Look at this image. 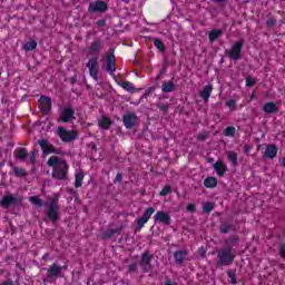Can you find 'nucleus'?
Returning a JSON list of instances; mask_svg holds the SVG:
<instances>
[{"instance_id": "obj_1", "label": "nucleus", "mask_w": 285, "mask_h": 285, "mask_svg": "<svg viewBox=\"0 0 285 285\" xmlns=\"http://www.w3.org/2000/svg\"><path fill=\"white\" fill-rule=\"evenodd\" d=\"M47 165L50 168H53L51 177L53 179L63 180L68 177V163L63 158H59V156H51Z\"/></svg>"}, {"instance_id": "obj_2", "label": "nucleus", "mask_w": 285, "mask_h": 285, "mask_svg": "<svg viewBox=\"0 0 285 285\" xmlns=\"http://www.w3.org/2000/svg\"><path fill=\"white\" fill-rule=\"evenodd\" d=\"M235 262V253H233V248L225 247L217 250V268H222V266H230Z\"/></svg>"}, {"instance_id": "obj_3", "label": "nucleus", "mask_w": 285, "mask_h": 285, "mask_svg": "<svg viewBox=\"0 0 285 285\" xmlns=\"http://www.w3.org/2000/svg\"><path fill=\"white\" fill-rule=\"evenodd\" d=\"M47 217L53 224H57V222H59V195H55L50 199V204H49V207L47 209Z\"/></svg>"}, {"instance_id": "obj_4", "label": "nucleus", "mask_w": 285, "mask_h": 285, "mask_svg": "<svg viewBox=\"0 0 285 285\" xmlns=\"http://www.w3.org/2000/svg\"><path fill=\"white\" fill-rule=\"evenodd\" d=\"M23 204V197L21 196H13V195H4L0 200V206L2 208H10V206L17 207Z\"/></svg>"}, {"instance_id": "obj_5", "label": "nucleus", "mask_w": 285, "mask_h": 285, "mask_svg": "<svg viewBox=\"0 0 285 285\" xmlns=\"http://www.w3.org/2000/svg\"><path fill=\"white\" fill-rule=\"evenodd\" d=\"M242 48H244V39L235 42L232 46V49L229 51H226V53L228 55L229 59H233L234 61H239V59H242Z\"/></svg>"}, {"instance_id": "obj_6", "label": "nucleus", "mask_w": 285, "mask_h": 285, "mask_svg": "<svg viewBox=\"0 0 285 285\" xmlns=\"http://www.w3.org/2000/svg\"><path fill=\"white\" fill-rule=\"evenodd\" d=\"M38 145L40 146L42 155L45 156L51 155V153H53V155H61V149L53 147V145L46 139L38 140Z\"/></svg>"}, {"instance_id": "obj_7", "label": "nucleus", "mask_w": 285, "mask_h": 285, "mask_svg": "<svg viewBox=\"0 0 285 285\" xmlns=\"http://www.w3.org/2000/svg\"><path fill=\"white\" fill-rule=\"evenodd\" d=\"M58 136L65 144H70V141H75V139H77L78 134L75 130L68 131L66 128L59 127Z\"/></svg>"}, {"instance_id": "obj_8", "label": "nucleus", "mask_w": 285, "mask_h": 285, "mask_svg": "<svg viewBox=\"0 0 285 285\" xmlns=\"http://www.w3.org/2000/svg\"><path fill=\"white\" fill-rule=\"evenodd\" d=\"M137 121H139V117H137V114L132 111H128L126 115L122 116V122L127 130H131V128H135V126H137Z\"/></svg>"}, {"instance_id": "obj_9", "label": "nucleus", "mask_w": 285, "mask_h": 285, "mask_svg": "<svg viewBox=\"0 0 285 285\" xmlns=\"http://www.w3.org/2000/svg\"><path fill=\"white\" fill-rule=\"evenodd\" d=\"M98 60H99V58L94 57L87 63V68H89V75L96 81H97V79H99V68L97 67L99 65Z\"/></svg>"}, {"instance_id": "obj_10", "label": "nucleus", "mask_w": 285, "mask_h": 285, "mask_svg": "<svg viewBox=\"0 0 285 285\" xmlns=\"http://www.w3.org/2000/svg\"><path fill=\"white\" fill-rule=\"evenodd\" d=\"M39 106L41 112L45 115H50V111L52 110V100L48 96H41L39 99Z\"/></svg>"}, {"instance_id": "obj_11", "label": "nucleus", "mask_w": 285, "mask_h": 285, "mask_svg": "<svg viewBox=\"0 0 285 285\" xmlns=\"http://www.w3.org/2000/svg\"><path fill=\"white\" fill-rule=\"evenodd\" d=\"M108 3L106 1H95L89 3L88 12H106Z\"/></svg>"}, {"instance_id": "obj_12", "label": "nucleus", "mask_w": 285, "mask_h": 285, "mask_svg": "<svg viewBox=\"0 0 285 285\" xmlns=\"http://www.w3.org/2000/svg\"><path fill=\"white\" fill-rule=\"evenodd\" d=\"M106 70H107V72H109V75H112V72H115V70H117V59L115 58V49H110V53L107 57Z\"/></svg>"}, {"instance_id": "obj_13", "label": "nucleus", "mask_w": 285, "mask_h": 285, "mask_svg": "<svg viewBox=\"0 0 285 285\" xmlns=\"http://www.w3.org/2000/svg\"><path fill=\"white\" fill-rule=\"evenodd\" d=\"M72 119H75V109L66 107L61 114L60 121H62V124H68L69 121H72Z\"/></svg>"}, {"instance_id": "obj_14", "label": "nucleus", "mask_w": 285, "mask_h": 285, "mask_svg": "<svg viewBox=\"0 0 285 285\" xmlns=\"http://www.w3.org/2000/svg\"><path fill=\"white\" fill-rule=\"evenodd\" d=\"M61 271H63V267L57 265V263H53L47 271V277L49 279H52V277H59L61 275Z\"/></svg>"}, {"instance_id": "obj_15", "label": "nucleus", "mask_w": 285, "mask_h": 285, "mask_svg": "<svg viewBox=\"0 0 285 285\" xmlns=\"http://www.w3.org/2000/svg\"><path fill=\"white\" fill-rule=\"evenodd\" d=\"M155 222H160V224H164L165 226H170V215L166 212H157Z\"/></svg>"}, {"instance_id": "obj_16", "label": "nucleus", "mask_w": 285, "mask_h": 285, "mask_svg": "<svg viewBox=\"0 0 285 285\" xmlns=\"http://www.w3.org/2000/svg\"><path fill=\"white\" fill-rule=\"evenodd\" d=\"M263 157L267 159H275V157H277V146L273 144L267 145Z\"/></svg>"}, {"instance_id": "obj_17", "label": "nucleus", "mask_w": 285, "mask_h": 285, "mask_svg": "<svg viewBox=\"0 0 285 285\" xmlns=\"http://www.w3.org/2000/svg\"><path fill=\"white\" fill-rule=\"evenodd\" d=\"M214 170L217 173L218 177H224L228 170V167L224 164V161L218 160L214 164Z\"/></svg>"}, {"instance_id": "obj_18", "label": "nucleus", "mask_w": 285, "mask_h": 285, "mask_svg": "<svg viewBox=\"0 0 285 285\" xmlns=\"http://www.w3.org/2000/svg\"><path fill=\"white\" fill-rule=\"evenodd\" d=\"M226 248H232L233 246H239V236L230 235L227 239L224 240Z\"/></svg>"}, {"instance_id": "obj_19", "label": "nucleus", "mask_w": 285, "mask_h": 285, "mask_svg": "<svg viewBox=\"0 0 285 285\" xmlns=\"http://www.w3.org/2000/svg\"><path fill=\"white\" fill-rule=\"evenodd\" d=\"M98 126L104 130H110V126H112V120L106 116H101V118L98 120Z\"/></svg>"}, {"instance_id": "obj_20", "label": "nucleus", "mask_w": 285, "mask_h": 285, "mask_svg": "<svg viewBox=\"0 0 285 285\" xmlns=\"http://www.w3.org/2000/svg\"><path fill=\"white\" fill-rule=\"evenodd\" d=\"M235 230H237V227L233 224H228V223H222L220 224L219 233L222 235H226V234L235 232Z\"/></svg>"}, {"instance_id": "obj_21", "label": "nucleus", "mask_w": 285, "mask_h": 285, "mask_svg": "<svg viewBox=\"0 0 285 285\" xmlns=\"http://www.w3.org/2000/svg\"><path fill=\"white\" fill-rule=\"evenodd\" d=\"M121 230H124V225L117 229H107L105 233H102V239H111L112 235H121Z\"/></svg>"}, {"instance_id": "obj_22", "label": "nucleus", "mask_w": 285, "mask_h": 285, "mask_svg": "<svg viewBox=\"0 0 285 285\" xmlns=\"http://www.w3.org/2000/svg\"><path fill=\"white\" fill-rule=\"evenodd\" d=\"M213 92V85H206L203 90L199 92V97L204 99V101H208L210 99V94Z\"/></svg>"}, {"instance_id": "obj_23", "label": "nucleus", "mask_w": 285, "mask_h": 285, "mask_svg": "<svg viewBox=\"0 0 285 285\" xmlns=\"http://www.w3.org/2000/svg\"><path fill=\"white\" fill-rule=\"evenodd\" d=\"M150 262H153V255H150V252H145L141 255L140 266L146 268V266H150Z\"/></svg>"}, {"instance_id": "obj_24", "label": "nucleus", "mask_w": 285, "mask_h": 285, "mask_svg": "<svg viewBox=\"0 0 285 285\" xmlns=\"http://www.w3.org/2000/svg\"><path fill=\"white\" fill-rule=\"evenodd\" d=\"M263 111L267 112V115H273V114L277 112V105H275V102H273V101L266 102L263 106Z\"/></svg>"}, {"instance_id": "obj_25", "label": "nucleus", "mask_w": 285, "mask_h": 285, "mask_svg": "<svg viewBox=\"0 0 285 285\" xmlns=\"http://www.w3.org/2000/svg\"><path fill=\"white\" fill-rule=\"evenodd\" d=\"M224 35V30L222 29H214L209 32V42L214 43V41H217L219 37Z\"/></svg>"}, {"instance_id": "obj_26", "label": "nucleus", "mask_w": 285, "mask_h": 285, "mask_svg": "<svg viewBox=\"0 0 285 285\" xmlns=\"http://www.w3.org/2000/svg\"><path fill=\"white\" fill-rule=\"evenodd\" d=\"M186 255H188V253H186V250L175 252L174 259H176V264H183L184 259H186Z\"/></svg>"}, {"instance_id": "obj_27", "label": "nucleus", "mask_w": 285, "mask_h": 285, "mask_svg": "<svg viewBox=\"0 0 285 285\" xmlns=\"http://www.w3.org/2000/svg\"><path fill=\"white\" fill-rule=\"evenodd\" d=\"M163 92H175V82L171 80L169 81H164L163 87H161Z\"/></svg>"}, {"instance_id": "obj_28", "label": "nucleus", "mask_w": 285, "mask_h": 285, "mask_svg": "<svg viewBox=\"0 0 285 285\" xmlns=\"http://www.w3.org/2000/svg\"><path fill=\"white\" fill-rule=\"evenodd\" d=\"M205 188H217V179L215 177H207L204 180Z\"/></svg>"}, {"instance_id": "obj_29", "label": "nucleus", "mask_w": 285, "mask_h": 285, "mask_svg": "<svg viewBox=\"0 0 285 285\" xmlns=\"http://www.w3.org/2000/svg\"><path fill=\"white\" fill-rule=\"evenodd\" d=\"M28 157V150L26 148H20L16 150V158L20 159V161H26Z\"/></svg>"}, {"instance_id": "obj_30", "label": "nucleus", "mask_w": 285, "mask_h": 285, "mask_svg": "<svg viewBox=\"0 0 285 285\" xmlns=\"http://www.w3.org/2000/svg\"><path fill=\"white\" fill-rule=\"evenodd\" d=\"M118 86L127 90V92H135V86L130 81L118 82Z\"/></svg>"}, {"instance_id": "obj_31", "label": "nucleus", "mask_w": 285, "mask_h": 285, "mask_svg": "<svg viewBox=\"0 0 285 285\" xmlns=\"http://www.w3.org/2000/svg\"><path fill=\"white\" fill-rule=\"evenodd\" d=\"M29 202L33 206H38V208H42V206H43V200L41 198H39V196H31V197H29Z\"/></svg>"}, {"instance_id": "obj_32", "label": "nucleus", "mask_w": 285, "mask_h": 285, "mask_svg": "<svg viewBox=\"0 0 285 285\" xmlns=\"http://www.w3.org/2000/svg\"><path fill=\"white\" fill-rule=\"evenodd\" d=\"M154 46L160 51V52H166V45H164V41L159 38L154 39Z\"/></svg>"}, {"instance_id": "obj_33", "label": "nucleus", "mask_w": 285, "mask_h": 285, "mask_svg": "<svg viewBox=\"0 0 285 285\" xmlns=\"http://www.w3.org/2000/svg\"><path fill=\"white\" fill-rule=\"evenodd\" d=\"M82 184H83V173L76 174L75 188H81Z\"/></svg>"}, {"instance_id": "obj_34", "label": "nucleus", "mask_w": 285, "mask_h": 285, "mask_svg": "<svg viewBox=\"0 0 285 285\" xmlns=\"http://www.w3.org/2000/svg\"><path fill=\"white\" fill-rule=\"evenodd\" d=\"M37 48V42L35 40H29L23 45V50L31 51Z\"/></svg>"}, {"instance_id": "obj_35", "label": "nucleus", "mask_w": 285, "mask_h": 285, "mask_svg": "<svg viewBox=\"0 0 285 285\" xmlns=\"http://www.w3.org/2000/svg\"><path fill=\"white\" fill-rule=\"evenodd\" d=\"M227 159H229L233 166H237V153L235 151L227 153Z\"/></svg>"}, {"instance_id": "obj_36", "label": "nucleus", "mask_w": 285, "mask_h": 285, "mask_svg": "<svg viewBox=\"0 0 285 285\" xmlns=\"http://www.w3.org/2000/svg\"><path fill=\"white\" fill-rule=\"evenodd\" d=\"M235 132H237V130L235 129L234 126H229L227 127L223 134L225 135V137H234L235 136Z\"/></svg>"}, {"instance_id": "obj_37", "label": "nucleus", "mask_w": 285, "mask_h": 285, "mask_svg": "<svg viewBox=\"0 0 285 285\" xmlns=\"http://www.w3.org/2000/svg\"><path fill=\"white\" fill-rule=\"evenodd\" d=\"M101 50V41L96 40L91 43L90 51L91 52H99Z\"/></svg>"}, {"instance_id": "obj_38", "label": "nucleus", "mask_w": 285, "mask_h": 285, "mask_svg": "<svg viewBox=\"0 0 285 285\" xmlns=\"http://www.w3.org/2000/svg\"><path fill=\"white\" fill-rule=\"evenodd\" d=\"M213 208H215V203H205L203 207V213H206V214L213 213Z\"/></svg>"}, {"instance_id": "obj_39", "label": "nucleus", "mask_w": 285, "mask_h": 285, "mask_svg": "<svg viewBox=\"0 0 285 285\" xmlns=\"http://www.w3.org/2000/svg\"><path fill=\"white\" fill-rule=\"evenodd\" d=\"M148 224V220L141 216L140 218L137 219V227L136 230H140L144 228V225Z\"/></svg>"}, {"instance_id": "obj_40", "label": "nucleus", "mask_w": 285, "mask_h": 285, "mask_svg": "<svg viewBox=\"0 0 285 285\" xmlns=\"http://www.w3.org/2000/svg\"><path fill=\"white\" fill-rule=\"evenodd\" d=\"M13 173H14L16 177H26V175H28L26 173V169L20 168V167L13 168Z\"/></svg>"}, {"instance_id": "obj_41", "label": "nucleus", "mask_w": 285, "mask_h": 285, "mask_svg": "<svg viewBox=\"0 0 285 285\" xmlns=\"http://www.w3.org/2000/svg\"><path fill=\"white\" fill-rule=\"evenodd\" d=\"M154 213H155V207H149L145 210L142 218H145L148 222V219H150Z\"/></svg>"}, {"instance_id": "obj_42", "label": "nucleus", "mask_w": 285, "mask_h": 285, "mask_svg": "<svg viewBox=\"0 0 285 285\" xmlns=\"http://www.w3.org/2000/svg\"><path fill=\"white\" fill-rule=\"evenodd\" d=\"M173 190V187L170 185H166L161 191L159 193L160 197H166V195L170 194Z\"/></svg>"}, {"instance_id": "obj_43", "label": "nucleus", "mask_w": 285, "mask_h": 285, "mask_svg": "<svg viewBox=\"0 0 285 285\" xmlns=\"http://www.w3.org/2000/svg\"><path fill=\"white\" fill-rule=\"evenodd\" d=\"M255 83H257V80L255 78H253V76H248L246 78L247 88H253V86H255Z\"/></svg>"}, {"instance_id": "obj_44", "label": "nucleus", "mask_w": 285, "mask_h": 285, "mask_svg": "<svg viewBox=\"0 0 285 285\" xmlns=\"http://www.w3.org/2000/svg\"><path fill=\"white\" fill-rule=\"evenodd\" d=\"M227 275H228V277L232 279V284H234V285L237 284V277H236L235 272L228 269V271H227Z\"/></svg>"}, {"instance_id": "obj_45", "label": "nucleus", "mask_w": 285, "mask_h": 285, "mask_svg": "<svg viewBox=\"0 0 285 285\" xmlns=\"http://www.w3.org/2000/svg\"><path fill=\"white\" fill-rule=\"evenodd\" d=\"M37 149L31 150L30 153V164H36L37 163Z\"/></svg>"}, {"instance_id": "obj_46", "label": "nucleus", "mask_w": 285, "mask_h": 285, "mask_svg": "<svg viewBox=\"0 0 285 285\" xmlns=\"http://www.w3.org/2000/svg\"><path fill=\"white\" fill-rule=\"evenodd\" d=\"M278 252H279V256L283 259H285V243H281Z\"/></svg>"}, {"instance_id": "obj_47", "label": "nucleus", "mask_w": 285, "mask_h": 285, "mask_svg": "<svg viewBox=\"0 0 285 285\" xmlns=\"http://www.w3.org/2000/svg\"><path fill=\"white\" fill-rule=\"evenodd\" d=\"M138 264L137 263H132L128 266V271L129 273H137L138 268H137Z\"/></svg>"}, {"instance_id": "obj_48", "label": "nucleus", "mask_w": 285, "mask_h": 285, "mask_svg": "<svg viewBox=\"0 0 285 285\" xmlns=\"http://www.w3.org/2000/svg\"><path fill=\"white\" fill-rule=\"evenodd\" d=\"M156 88L155 87H149L148 90L142 95V97H145V99L147 97H150V95H153V92H155Z\"/></svg>"}, {"instance_id": "obj_49", "label": "nucleus", "mask_w": 285, "mask_h": 285, "mask_svg": "<svg viewBox=\"0 0 285 285\" xmlns=\"http://www.w3.org/2000/svg\"><path fill=\"white\" fill-rule=\"evenodd\" d=\"M275 23H277V20H275L274 18H269V19L266 21L267 28H273V26H275Z\"/></svg>"}, {"instance_id": "obj_50", "label": "nucleus", "mask_w": 285, "mask_h": 285, "mask_svg": "<svg viewBox=\"0 0 285 285\" xmlns=\"http://www.w3.org/2000/svg\"><path fill=\"white\" fill-rule=\"evenodd\" d=\"M206 137H208V132L204 131L197 136L198 141H206Z\"/></svg>"}, {"instance_id": "obj_51", "label": "nucleus", "mask_w": 285, "mask_h": 285, "mask_svg": "<svg viewBox=\"0 0 285 285\" xmlns=\"http://www.w3.org/2000/svg\"><path fill=\"white\" fill-rule=\"evenodd\" d=\"M157 108H159V110H163V112H168L169 106L168 105L158 104Z\"/></svg>"}, {"instance_id": "obj_52", "label": "nucleus", "mask_w": 285, "mask_h": 285, "mask_svg": "<svg viewBox=\"0 0 285 285\" xmlns=\"http://www.w3.org/2000/svg\"><path fill=\"white\" fill-rule=\"evenodd\" d=\"M187 210H188V213H195V210H196L195 204H189V205L187 206Z\"/></svg>"}, {"instance_id": "obj_53", "label": "nucleus", "mask_w": 285, "mask_h": 285, "mask_svg": "<svg viewBox=\"0 0 285 285\" xmlns=\"http://www.w3.org/2000/svg\"><path fill=\"white\" fill-rule=\"evenodd\" d=\"M252 148H253V147H252L250 145H245V147H244V153H245V155H249Z\"/></svg>"}, {"instance_id": "obj_54", "label": "nucleus", "mask_w": 285, "mask_h": 285, "mask_svg": "<svg viewBox=\"0 0 285 285\" xmlns=\"http://www.w3.org/2000/svg\"><path fill=\"white\" fill-rule=\"evenodd\" d=\"M122 177H124V176H121V173H118V174L116 175V178H115L114 183L117 184V181H118V183L121 181Z\"/></svg>"}, {"instance_id": "obj_55", "label": "nucleus", "mask_w": 285, "mask_h": 285, "mask_svg": "<svg viewBox=\"0 0 285 285\" xmlns=\"http://www.w3.org/2000/svg\"><path fill=\"white\" fill-rule=\"evenodd\" d=\"M235 100H228L227 102H226V106H228V108H235Z\"/></svg>"}, {"instance_id": "obj_56", "label": "nucleus", "mask_w": 285, "mask_h": 285, "mask_svg": "<svg viewBox=\"0 0 285 285\" xmlns=\"http://www.w3.org/2000/svg\"><path fill=\"white\" fill-rule=\"evenodd\" d=\"M96 23L99 27H104V26H106V20L101 19V20H98Z\"/></svg>"}, {"instance_id": "obj_57", "label": "nucleus", "mask_w": 285, "mask_h": 285, "mask_svg": "<svg viewBox=\"0 0 285 285\" xmlns=\"http://www.w3.org/2000/svg\"><path fill=\"white\" fill-rule=\"evenodd\" d=\"M90 148L94 153H97V145H95L94 142H91L90 145Z\"/></svg>"}, {"instance_id": "obj_58", "label": "nucleus", "mask_w": 285, "mask_h": 285, "mask_svg": "<svg viewBox=\"0 0 285 285\" xmlns=\"http://www.w3.org/2000/svg\"><path fill=\"white\" fill-rule=\"evenodd\" d=\"M0 285H14L12 281L2 282Z\"/></svg>"}, {"instance_id": "obj_59", "label": "nucleus", "mask_w": 285, "mask_h": 285, "mask_svg": "<svg viewBox=\"0 0 285 285\" xmlns=\"http://www.w3.org/2000/svg\"><path fill=\"white\" fill-rule=\"evenodd\" d=\"M111 77L114 78V80L116 81V83H121V81H119V79L117 78V76L115 73H110Z\"/></svg>"}, {"instance_id": "obj_60", "label": "nucleus", "mask_w": 285, "mask_h": 285, "mask_svg": "<svg viewBox=\"0 0 285 285\" xmlns=\"http://www.w3.org/2000/svg\"><path fill=\"white\" fill-rule=\"evenodd\" d=\"M214 3H226L227 0H213Z\"/></svg>"}, {"instance_id": "obj_61", "label": "nucleus", "mask_w": 285, "mask_h": 285, "mask_svg": "<svg viewBox=\"0 0 285 285\" xmlns=\"http://www.w3.org/2000/svg\"><path fill=\"white\" fill-rule=\"evenodd\" d=\"M70 81H71L72 85L77 83V77H72V78L70 79Z\"/></svg>"}, {"instance_id": "obj_62", "label": "nucleus", "mask_w": 285, "mask_h": 285, "mask_svg": "<svg viewBox=\"0 0 285 285\" xmlns=\"http://www.w3.org/2000/svg\"><path fill=\"white\" fill-rule=\"evenodd\" d=\"M48 257H50V254L46 253L43 256H42V259H48Z\"/></svg>"}, {"instance_id": "obj_63", "label": "nucleus", "mask_w": 285, "mask_h": 285, "mask_svg": "<svg viewBox=\"0 0 285 285\" xmlns=\"http://www.w3.org/2000/svg\"><path fill=\"white\" fill-rule=\"evenodd\" d=\"M4 165H6L4 161L0 163V168H3Z\"/></svg>"}, {"instance_id": "obj_64", "label": "nucleus", "mask_w": 285, "mask_h": 285, "mask_svg": "<svg viewBox=\"0 0 285 285\" xmlns=\"http://www.w3.org/2000/svg\"><path fill=\"white\" fill-rule=\"evenodd\" d=\"M282 165H283V167L285 168V158H283Z\"/></svg>"}]
</instances>
